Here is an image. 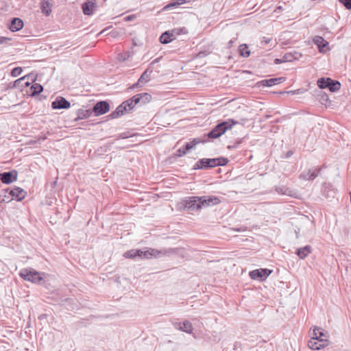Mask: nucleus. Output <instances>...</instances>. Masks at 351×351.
Here are the masks:
<instances>
[{"instance_id":"nucleus-4","label":"nucleus","mask_w":351,"mask_h":351,"mask_svg":"<svg viewBox=\"0 0 351 351\" xmlns=\"http://www.w3.org/2000/svg\"><path fill=\"white\" fill-rule=\"evenodd\" d=\"M320 328L315 327L313 329V336L308 343V347L312 350H320L328 346V340L325 339H317V330H319Z\"/></svg>"},{"instance_id":"nucleus-6","label":"nucleus","mask_w":351,"mask_h":351,"mask_svg":"<svg viewBox=\"0 0 351 351\" xmlns=\"http://www.w3.org/2000/svg\"><path fill=\"white\" fill-rule=\"evenodd\" d=\"M201 198L197 196L186 197L184 200V206L189 210L195 211L202 208Z\"/></svg>"},{"instance_id":"nucleus-19","label":"nucleus","mask_w":351,"mask_h":351,"mask_svg":"<svg viewBox=\"0 0 351 351\" xmlns=\"http://www.w3.org/2000/svg\"><path fill=\"white\" fill-rule=\"evenodd\" d=\"M96 6V0H87L82 5L83 13L85 15H92Z\"/></svg>"},{"instance_id":"nucleus-44","label":"nucleus","mask_w":351,"mask_h":351,"mask_svg":"<svg viewBox=\"0 0 351 351\" xmlns=\"http://www.w3.org/2000/svg\"><path fill=\"white\" fill-rule=\"evenodd\" d=\"M324 332V330L321 328L319 330L316 331L317 339H324L323 337H326V334Z\"/></svg>"},{"instance_id":"nucleus-54","label":"nucleus","mask_w":351,"mask_h":351,"mask_svg":"<svg viewBox=\"0 0 351 351\" xmlns=\"http://www.w3.org/2000/svg\"><path fill=\"white\" fill-rule=\"evenodd\" d=\"M134 18L133 15L128 16L125 18L126 21H131Z\"/></svg>"},{"instance_id":"nucleus-40","label":"nucleus","mask_w":351,"mask_h":351,"mask_svg":"<svg viewBox=\"0 0 351 351\" xmlns=\"http://www.w3.org/2000/svg\"><path fill=\"white\" fill-rule=\"evenodd\" d=\"M339 1L342 3L346 9H351V0H339Z\"/></svg>"},{"instance_id":"nucleus-33","label":"nucleus","mask_w":351,"mask_h":351,"mask_svg":"<svg viewBox=\"0 0 351 351\" xmlns=\"http://www.w3.org/2000/svg\"><path fill=\"white\" fill-rule=\"evenodd\" d=\"M131 56V53L129 51L117 54V59L119 62H124Z\"/></svg>"},{"instance_id":"nucleus-25","label":"nucleus","mask_w":351,"mask_h":351,"mask_svg":"<svg viewBox=\"0 0 351 351\" xmlns=\"http://www.w3.org/2000/svg\"><path fill=\"white\" fill-rule=\"evenodd\" d=\"M93 111L91 110L79 109L77 112V117L75 119V121L80 119H85L90 117Z\"/></svg>"},{"instance_id":"nucleus-7","label":"nucleus","mask_w":351,"mask_h":351,"mask_svg":"<svg viewBox=\"0 0 351 351\" xmlns=\"http://www.w3.org/2000/svg\"><path fill=\"white\" fill-rule=\"evenodd\" d=\"M272 271L269 269H257L250 272V276L254 280H263L267 278Z\"/></svg>"},{"instance_id":"nucleus-21","label":"nucleus","mask_w":351,"mask_h":351,"mask_svg":"<svg viewBox=\"0 0 351 351\" xmlns=\"http://www.w3.org/2000/svg\"><path fill=\"white\" fill-rule=\"evenodd\" d=\"M285 81V77H276V78H270L268 80H263L261 82H259L258 84L259 86H272L277 84H280Z\"/></svg>"},{"instance_id":"nucleus-51","label":"nucleus","mask_w":351,"mask_h":351,"mask_svg":"<svg viewBox=\"0 0 351 351\" xmlns=\"http://www.w3.org/2000/svg\"><path fill=\"white\" fill-rule=\"evenodd\" d=\"M293 155V152L291 151H288L286 154V158H289L290 156H291Z\"/></svg>"},{"instance_id":"nucleus-29","label":"nucleus","mask_w":351,"mask_h":351,"mask_svg":"<svg viewBox=\"0 0 351 351\" xmlns=\"http://www.w3.org/2000/svg\"><path fill=\"white\" fill-rule=\"evenodd\" d=\"M206 142V140H201L200 138H193L191 142L187 143L185 145V150H191V149L194 148L197 145H198L200 143H205Z\"/></svg>"},{"instance_id":"nucleus-14","label":"nucleus","mask_w":351,"mask_h":351,"mask_svg":"<svg viewBox=\"0 0 351 351\" xmlns=\"http://www.w3.org/2000/svg\"><path fill=\"white\" fill-rule=\"evenodd\" d=\"M70 106V102L62 97H58L51 103V108L53 109H68Z\"/></svg>"},{"instance_id":"nucleus-9","label":"nucleus","mask_w":351,"mask_h":351,"mask_svg":"<svg viewBox=\"0 0 351 351\" xmlns=\"http://www.w3.org/2000/svg\"><path fill=\"white\" fill-rule=\"evenodd\" d=\"M110 110V105L106 101L97 102L93 108L95 116L102 115Z\"/></svg>"},{"instance_id":"nucleus-45","label":"nucleus","mask_w":351,"mask_h":351,"mask_svg":"<svg viewBox=\"0 0 351 351\" xmlns=\"http://www.w3.org/2000/svg\"><path fill=\"white\" fill-rule=\"evenodd\" d=\"M209 53H210V51H202L199 52L196 55V57L197 58H203V57L206 56Z\"/></svg>"},{"instance_id":"nucleus-34","label":"nucleus","mask_w":351,"mask_h":351,"mask_svg":"<svg viewBox=\"0 0 351 351\" xmlns=\"http://www.w3.org/2000/svg\"><path fill=\"white\" fill-rule=\"evenodd\" d=\"M319 97H320L319 101L322 105H324L326 106H328L330 105V101L328 95L327 94H326L325 93H321L319 94Z\"/></svg>"},{"instance_id":"nucleus-41","label":"nucleus","mask_w":351,"mask_h":351,"mask_svg":"<svg viewBox=\"0 0 351 351\" xmlns=\"http://www.w3.org/2000/svg\"><path fill=\"white\" fill-rule=\"evenodd\" d=\"M116 109H117L122 115L125 112H128V109L125 107V104H123V102L121 105H119Z\"/></svg>"},{"instance_id":"nucleus-52","label":"nucleus","mask_w":351,"mask_h":351,"mask_svg":"<svg viewBox=\"0 0 351 351\" xmlns=\"http://www.w3.org/2000/svg\"><path fill=\"white\" fill-rule=\"evenodd\" d=\"M10 190H11V189H6L3 190V191H2V192L4 193V195H4L5 197H6L5 193H8L10 194Z\"/></svg>"},{"instance_id":"nucleus-31","label":"nucleus","mask_w":351,"mask_h":351,"mask_svg":"<svg viewBox=\"0 0 351 351\" xmlns=\"http://www.w3.org/2000/svg\"><path fill=\"white\" fill-rule=\"evenodd\" d=\"M276 191L282 195L292 196L291 190L285 186H276Z\"/></svg>"},{"instance_id":"nucleus-12","label":"nucleus","mask_w":351,"mask_h":351,"mask_svg":"<svg viewBox=\"0 0 351 351\" xmlns=\"http://www.w3.org/2000/svg\"><path fill=\"white\" fill-rule=\"evenodd\" d=\"M151 99H152V96L150 94L147 93H139V94H136V95H134L131 98L130 102H134V104H136V105H137V104L142 105V104H145L151 101Z\"/></svg>"},{"instance_id":"nucleus-50","label":"nucleus","mask_w":351,"mask_h":351,"mask_svg":"<svg viewBox=\"0 0 351 351\" xmlns=\"http://www.w3.org/2000/svg\"><path fill=\"white\" fill-rule=\"evenodd\" d=\"M160 58H156L155 60H154L151 63H150V66L151 65H153L155 63L159 62Z\"/></svg>"},{"instance_id":"nucleus-17","label":"nucleus","mask_w":351,"mask_h":351,"mask_svg":"<svg viewBox=\"0 0 351 351\" xmlns=\"http://www.w3.org/2000/svg\"><path fill=\"white\" fill-rule=\"evenodd\" d=\"M10 195L12 199L23 200L27 195V192L20 187H14L10 191Z\"/></svg>"},{"instance_id":"nucleus-37","label":"nucleus","mask_w":351,"mask_h":351,"mask_svg":"<svg viewBox=\"0 0 351 351\" xmlns=\"http://www.w3.org/2000/svg\"><path fill=\"white\" fill-rule=\"evenodd\" d=\"M131 101V98L123 101V104H125V107L127 108L128 109V110H131L132 109H133L136 104H134V102H130Z\"/></svg>"},{"instance_id":"nucleus-15","label":"nucleus","mask_w":351,"mask_h":351,"mask_svg":"<svg viewBox=\"0 0 351 351\" xmlns=\"http://www.w3.org/2000/svg\"><path fill=\"white\" fill-rule=\"evenodd\" d=\"M152 73V69L149 66L141 75L138 82L133 84L132 88H135L138 86H141V84H145L151 80V74Z\"/></svg>"},{"instance_id":"nucleus-49","label":"nucleus","mask_w":351,"mask_h":351,"mask_svg":"<svg viewBox=\"0 0 351 351\" xmlns=\"http://www.w3.org/2000/svg\"><path fill=\"white\" fill-rule=\"evenodd\" d=\"M8 40H9V38L0 36V44L3 43L4 42L7 41Z\"/></svg>"},{"instance_id":"nucleus-42","label":"nucleus","mask_w":351,"mask_h":351,"mask_svg":"<svg viewBox=\"0 0 351 351\" xmlns=\"http://www.w3.org/2000/svg\"><path fill=\"white\" fill-rule=\"evenodd\" d=\"M177 6H178V5H177L176 1L175 0H173L171 2H170L169 3H168L167 5H165L164 7L163 10H169L171 8H175Z\"/></svg>"},{"instance_id":"nucleus-53","label":"nucleus","mask_w":351,"mask_h":351,"mask_svg":"<svg viewBox=\"0 0 351 351\" xmlns=\"http://www.w3.org/2000/svg\"><path fill=\"white\" fill-rule=\"evenodd\" d=\"M239 143H235L234 145H229L228 147V149H231V148H236L237 147V145H239Z\"/></svg>"},{"instance_id":"nucleus-28","label":"nucleus","mask_w":351,"mask_h":351,"mask_svg":"<svg viewBox=\"0 0 351 351\" xmlns=\"http://www.w3.org/2000/svg\"><path fill=\"white\" fill-rule=\"evenodd\" d=\"M30 90V95L34 97L39 95L43 90V87L40 84L35 83L31 86Z\"/></svg>"},{"instance_id":"nucleus-57","label":"nucleus","mask_w":351,"mask_h":351,"mask_svg":"<svg viewBox=\"0 0 351 351\" xmlns=\"http://www.w3.org/2000/svg\"><path fill=\"white\" fill-rule=\"evenodd\" d=\"M70 300H71V299H69V298H66V299H65V302H69V301H70Z\"/></svg>"},{"instance_id":"nucleus-20","label":"nucleus","mask_w":351,"mask_h":351,"mask_svg":"<svg viewBox=\"0 0 351 351\" xmlns=\"http://www.w3.org/2000/svg\"><path fill=\"white\" fill-rule=\"evenodd\" d=\"M27 79L31 80L32 81L34 80L30 75H27L15 80L14 82V87L17 88H22L29 86L30 83L28 80H26Z\"/></svg>"},{"instance_id":"nucleus-55","label":"nucleus","mask_w":351,"mask_h":351,"mask_svg":"<svg viewBox=\"0 0 351 351\" xmlns=\"http://www.w3.org/2000/svg\"><path fill=\"white\" fill-rule=\"evenodd\" d=\"M120 137H121V138H127L128 136H125V134H121L120 135Z\"/></svg>"},{"instance_id":"nucleus-13","label":"nucleus","mask_w":351,"mask_h":351,"mask_svg":"<svg viewBox=\"0 0 351 351\" xmlns=\"http://www.w3.org/2000/svg\"><path fill=\"white\" fill-rule=\"evenodd\" d=\"M213 167L214 166L212 158H202L196 162L193 169H208Z\"/></svg>"},{"instance_id":"nucleus-8","label":"nucleus","mask_w":351,"mask_h":351,"mask_svg":"<svg viewBox=\"0 0 351 351\" xmlns=\"http://www.w3.org/2000/svg\"><path fill=\"white\" fill-rule=\"evenodd\" d=\"M325 166L323 165L320 168H312L307 170H304L300 176V178L305 180H313L317 175L321 172Z\"/></svg>"},{"instance_id":"nucleus-30","label":"nucleus","mask_w":351,"mask_h":351,"mask_svg":"<svg viewBox=\"0 0 351 351\" xmlns=\"http://www.w3.org/2000/svg\"><path fill=\"white\" fill-rule=\"evenodd\" d=\"M212 159H213L214 167H219V166H224V165H227L229 161L227 158H224V157H219V158H212Z\"/></svg>"},{"instance_id":"nucleus-47","label":"nucleus","mask_w":351,"mask_h":351,"mask_svg":"<svg viewBox=\"0 0 351 351\" xmlns=\"http://www.w3.org/2000/svg\"><path fill=\"white\" fill-rule=\"evenodd\" d=\"M175 1H176V3L178 6L183 5L186 2V0H175Z\"/></svg>"},{"instance_id":"nucleus-10","label":"nucleus","mask_w":351,"mask_h":351,"mask_svg":"<svg viewBox=\"0 0 351 351\" xmlns=\"http://www.w3.org/2000/svg\"><path fill=\"white\" fill-rule=\"evenodd\" d=\"M182 29H175L171 32H165L163 33L159 40L161 44H168L175 39L176 35L180 34Z\"/></svg>"},{"instance_id":"nucleus-35","label":"nucleus","mask_w":351,"mask_h":351,"mask_svg":"<svg viewBox=\"0 0 351 351\" xmlns=\"http://www.w3.org/2000/svg\"><path fill=\"white\" fill-rule=\"evenodd\" d=\"M313 43L315 45H318V44H326V45H328V44H329V43L328 41L325 40L324 39V38H322L321 36H316L313 37Z\"/></svg>"},{"instance_id":"nucleus-2","label":"nucleus","mask_w":351,"mask_h":351,"mask_svg":"<svg viewBox=\"0 0 351 351\" xmlns=\"http://www.w3.org/2000/svg\"><path fill=\"white\" fill-rule=\"evenodd\" d=\"M236 124L233 119H228L218 123L211 131L207 134L209 138H217L223 134L228 129Z\"/></svg>"},{"instance_id":"nucleus-39","label":"nucleus","mask_w":351,"mask_h":351,"mask_svg":"<svg viewBox=\"0 0 351 351\" xmlns=\"http://www.w3.org/2000/svg\"><path fill=\"white\" fill-rule=\"evenodd\" d=\"M317 47L319 51L322 53H326L331 49L329 45H317Z\"/></svg>"},{"instance_id":"nucleus-46","label":"nucleus","mask_w":351,"mask_h":351,"mask_svg":"<svg viewBox=\"0 0 351 351\" xmlns=\"http://www.w3.org/2000/svg\"><path fill=\"white\" fill-rule=\"evenodd\" d=\"M283 60V57L282 58H276L274 60V63L276 64H280V63H282V62H285Z\"/></svg>"},{"instance_id":"nucleus-27","label":"nucleus","mask_w":351,"mask_h":351,"mask_svg":"<svg viewBox=\"0 0 351 351\" xmlns=\"http://www.w3.org/2000/svg\"><path fill=\"white\" fill-rule=\"evenodd\" d=\"M51 5L47 0H43L41 2V11L46 16H49L51 12Z\"/></svg>"},{"instance_id":"nucleus-22","label":"nucleus","mask_w":351,"mask_h":351,"mask_svg":"<svg viewBox=\"0 0 351 351\" xmlns=\"http://www.w3.org/2000/svg\"><path fill=\"white\" fill-rule=\"evenodd\" d=\"M175 327L176 328L189 334L192 333L193 329L192 324L187 320L183 322L176 323L175 324Z\"/></svg>"},{"instance_id":"nucleus-43","label":"nucleus","mask_w":351,"mask_h":351,"mask_svg":"<svg viewBox=\"0 0 351 351\" xmlns=\"http://www.w3.org/2000/svg\"><path fill=\"white\" fill-rule=\"evenodd\" d=\"M120 116H122V114L119 112V111L117 109H116L109 115V117L111 119H115L119 117Z\"/></svg>"},{"instance_id":"nucleus-3","label":"nucleus","mask_w":351,"mask_h":351,"mask_svg":"<svg viewBox=\"0 0 351 351\" xmlns=\"http://www.w3.org/2000/svg\"><path fill=\"white\" fill-rule=\"evenodd\" d=\"M317 86L321 89L328 88L330 92H336L341 88V83L337 80L330 77H320L317 82Z\"/></svg>"},{"instance_id":"nucleus-11","label":"nucleus","mask_w":351,"mask_h":351,"mask_svg":"<svg viewBox=\"0 0 351 351\" xmlns=\"http://www.w3.org/2000/svg\"><path fill=\"white\" fill-rule=\"evenodd\" d=\"M17 171L12 170L10 171H6L0 173V180L6 184H9L14 181H16L17 179Z\"/></svg>"},{"instance_id":"nucleus-24","label":"nucleus","mask_w":351,"mask_h":351,"mask_svg":"<svg viewBox=\"0 0 351 351\" xmlns=\"http://www.w3.org/2000/svg\"><path fill=\"white\" fill-rule=\"evenodd\" d=\"M312 251V247L310 245H306L303 247L297 249L295 254L300 259L305 258Z\"/></svg>"},{"instance_id":"nucleus-23","label":"nucleus","mask_w":351,"mask_h":351,"mask_svg":"<svg viewBox=\"0 0 351 351\" xmlns=\"http://www.w3.org/2000/svg\"><path fill=\"white\" fill-rule=\"evenodd\" d=\"M23 21L19 18H13L11 21L10 29L12 32L21 29L23 27Z\"/></svg>"},{"instance_id":"nucleus-56","label":"nucleus","mask_w":351,"mask_h":351,"mask_svg":"<svg viewBox=\"0 0 351 351\" xmlns=\"http://www.w3.org/2000/svg\"><path fill=\"white\" fill-rule=\"evenodd\" d=\"M233 43H234V42H233V40H230L228 42V44L232 45V44H233Z\"/></svg>"},{"instance_id":"nucleus-16","label":"nucleus","mask_w":351,"mask_h":351,"mask_svg":"<svg viewBox=\"0 0 351 351\" xmlns=\"http://www.w3.org/2000/svg\"><path fill=\"white\" fill-rule=\"evenodd\" d=\"M201 202H202V208H206L210 206H215L221 202L219 197L213 195L202 196Z\"/></svg>"},{"instance_id":"nucleus-18","label":"nucleus","mask_w":351,"mask_h":351,"mask_svg":"<svg viewBox=\"0 0 351 351\" xmlns=\"http://www.w3.org/2000/svg\"><path fill=\"white\" fill-rule=\"evenodd\" d=\"M322 193L323 195L327 199H333L335 197L337 193L336 190L333 188V186L328 183L324 182L322 184Z\"/></svg>"},{"instance_id":"nucleus-5","label":"nucleus","mask_w":351,"mask_h":351,"mask_svg":"<svg viewBox=\"0 0 351 351\" xmlns=\"http://www.w3.org/2000/svg\"><path fill=\"white\" fill-rule=\"evenodd\" d=\"M20 276L25 280L40 284L43 280L40 274L34 269H23L20 271Z\"/></svg>"},{"instance_id":"nucleus-32","label":"nucleus","mask_w":351,"mask_h":351,"mask_svg":"<svg viewBox=\"0 0 351 351\" xmlns=\"http://www.w3.org/2000/svg\"><path fill=\"white\" fill-rule=\"evenodd\" d=\"M238 51L242 57H248L250 54V51L248 49V45H239Z\"/></svg>"},{"instance_id":"nucleus-36","label":"nucleus","mask_w":351,"mask_h":351,"mask_svg":"<svg viewBox=\"0 0 351 351\" xmlns=\"http://www.w3.org/2000/svg\"><path fill=\"white\" fill-rule=\"evenodd\" d=\"M188 151L189 150H185V145H184L182 147L178 149L176 152L175 156H178V157H182V156H184Z\"/></svg>"},{"instance_id":"nucleus-48","label":"nucleus","mask_w":351,"mask_h":351,"mask_svg":"<svg viewBox=\"0 0 351 351\" xmlns=\"http://www.w3.org/2000/svg\"><path fill=\"white\" fill-rule=\"evenodd\" d=\"M271 41L270 38L263 37V41L265 44H268Z\"/></svg>"},{"instance_id":"nucleus-38","label":"nucleus","mask_w":351,"mask_h":351,"mask_svg":"<svg viewBox=\"0 0 351 351\" xmlns=\"http://www.w3.org/2000/svg\"><path fill=\"white\" fill-rule=\"evenodd\" d=\"M22 71H23V70H22V68H21V67H19V66H18V67H15V68H14V69L12 70V71H11V75H12V77H17V76H19V75L21 73Z\"/></svg>"},{"instance_id":"nucleus-1","label":"nucleus","mask_w":351,"mask_h":351,"mask_svg":"<svg viewBox=\"0 0 351 351\" xmlns=\"http://www.w3.org/2000/svg\"><path fill=\"white\" fill-rule=\"evenodd\" d=\"M180 248H165L160 250L149 248L146 250L132 249L125 252L123 256L126 258H160L162 256H170L172 254H179Z\"/></svg>"},{"instance_id":"nucleus-26","label":"nucleus","mask_w":351,"mask_h":351,"mask_svg":"<svg viewBox=\"0 0 351 351\" xmlns=\"http://www.w3.org/2000/svg\"><path fill=\"white\" fill-rule=\"evenodd\" d=\"M302 56L301 53L298 52L287 53L283 56V60L285 62H292L295 60H298Z\"/></svg>"}]
</instances>
